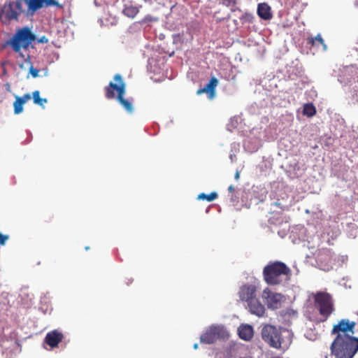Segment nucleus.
Instances as JSON below:
<instances>
[{
  "instance_id": "9b49d317",
  "label": "nucleus",
  "mask_w": 358,
  "mask_h": 358,
  "mask_svg": "<svg viewBox=\"0 0 358 358\" xmlns=\"http://www.w3.org/2000/svg\"><path fill=\"white\" fill-rule=\"evenodd\" d=\"M262 298L269 309L276 310L281 307L284 296L281 294L272 292L268 288H266L263 291Z\"/></svg>"
},
{
  "instance_id": "f03ea898",
  "label": "nucleus",
  "mask_w": 358,
  "mask_h": 358,
  "mask_svg": "<svg viewBox=\"0 0 358 358\" xmlns=\"http://www.w3.org/2000/svg\"><path fill=\"white\" fill-rule=\"evenodd\" d=\"M36 36L31 31L30 29L24 27L16 30L13 36L6 42L13 51L18 54V57L24 60L25 63L30 64V55H24L22 49L27 50L30 44L34 41Z\"/></svg>"
},
{
  "instance_id": "6e6552de",
  "label": "nucleus",
  "mask_w": 358,
  "mask_h": 358,
  "mask_svg": "<svg viewBox=\"0 0 358 358\" xmlns=\"http://www.w3.org/2000/svg\"><path fill=\"white\" fill-rule=\"evenodd\" d=\"M23 4L27 6L25 9L26 17L33 16L36 10L43 7H50L54 6L57 8H63V5L57 0H23Z\"/></svg>"
},
{
  "instance_id": "2eb2a0df",
  "label": "nucleus",
  "mask_w": 358,
  "mask_h": 358,
  "mask_svg": "<svg viewBox=\"0 0 358 358\" xmlns=\"http://www.w3.org/2000/svg\"><path fill=\"white\" fill-rule=\"evenodd\" d=\"M257 14L264 20H270L272 17L271 7L266 3H262L258 5Z\"/></svg>"
},
{
  "instance_id": "6ab92c4d",
  "label": "nucleus",
  "mask_w": 358,
  "mask_h": 358,
  "mask_svg": "<svg viewBox=\"0 0 358 358\" xmlns=\"http://www.w3.org/2000/svg\"><path fill=\"white\" fill-rule=\"evenodd\" d=\"M32 96L34 103L41 106H43L44 103L48 101L46 99H42L40 97V92L38 90H36L32 93Z\"/></svg>"
},
{
  "instance_id": "f257e3e1",
  "label": "nucleus",
  "mask_w": 358,
  "mask_h": 358,
  "mask_svg": "<svg viewBox=\"0 0 358 358\" xmlns=\"http://www.w3.org/2000/svg\"><path fill=\"white\" fill-rule=\"evenodd\" d=\"M356 324L355 321L343 318L333 326L331 333L336 338L330 350L335 358H353L358 352V338L353 336Z\"/></svg>"
},
{
  "instance_id": "dca6fc26",
  "label": "nucleus",
  "mask_w": 358,
  "mask_h": 358,
  "mask_svg": "<svg viewBox=\"0 0 358 358\" xmlns=\"http://www.w3.org/2000/svg\"><path fill=\"white\" fill-rule=\"evenodd\" d=\"M124 94L116 96V99L128 113H131L134 111L132 101L129 99H124Z\"/></svg>"
},
{
  "instance_id": "a211bd4d",
  "label": "nucleus",
  "mask_w": 358,
  "mask_h": 358,
  "mask_svg": "<svg viewBox=\"0 0 358 358\" xmlns=\"http://www.w3.org/2000/svg\"><path fill=\"white\" fill-rule=\"evenodd\" d=\"M303 113L308 117H312L315 115L316 109L313 103H306L303 106Z\"/></svg>"
},
{
  "instance_id": "4be33fe9",
  "label": "nucleus",
  "mask_w": 358,
  "mask_h": 358,
  "mask_svg": "<svg viewBox=\"0 0 358 358\" xmlns=\"http://www.w3.org/2000/svg\"><path fill=\"white\" fill-rule=\"evenodd\" d=\"M308 43L312 45H314L316 42L319 43L324 47V49H326V45H325L324 41L320 34H317L315 38H313V37L308 38Z\"/></svg>"
},
{
  "instance_id": "7ed1b4c3",
  "label": "nucleus",
  "mask_w": 358,
  "mask_h": 358,
  "mask_svg": "<svg viewBox=\"0 0 358 358\" xmlns=\"http://www.w3.org/2000/svg\"><path fill=\"white\" fill-rule=\"evenodd\" d=\"M291 275V269L279 261L269 263L263 269L264 280L269 285H277L287 281Z\"/></svg>"
},
{
  "instance_id": "2f4dec72",
  "label": "nucleus",
  "mask_w": 358,
  "mask_h": 358,
  "mask_svg": "<svg viewBox=\"0 0 358 358\" xmlns=\"http://www.w3.org/2000/svg\"><path fill=\"white\" fill-rule=\"evenodd\" d=\"M198 346H199V345H198V344H197V343H195V344L194 345V348L195 350H196V349L198 348Z\"/></svg>"
},
{
  "instance_id": "ddd939ff",
  "label": "nucleus",
  "mask_w": 358,
  "mask_h": 358,
  "mask_svg": "<svg viewBox=\"0 0 358 358\" xmlns=\"http://www.w3.org/2000/svg\"><path fill=\"white\" fill-rule=\"evenodd\" d=\"M218 85V80L212 77L206 85L197 90L196 94H201L203 93H207L210 99H213L215 95V88Z\"/></svg>"
},
{
  "instance_id": "72a5a7b5",
  "label": "nucleus",
  "mask_w": 358,
  "mask_h": 358,
  "mask_svg": "<svg viewBox=\"0 0 358 358\" xmlns=\"http://www.w3.org/2000/svg\"><path fill=\"white\" fill-rule=\"evenodd\" d=\"M271 358H282V357H279V356H276V357H271Z\"/></svg>"
},
{
  "instance_id": "7c9ffc66",
  "label": "nucleus",
  "mask_w": 358,
  "mask_h": 358,
  "mask_svg": "<svg viewBox=\"0 0 358 358\" xmlns=\"http://www.w3.org/2000/svg\"><path fill=\"white\" fill-rule=\"evenodd\" d=\"M235 178L236 180H238L239 178V173L238 171L235 173Z\"/></svg>"
},
{
  "instance_id": "f3484780",
  "label": "nucleus",
  "mask_w": 358,
  "mask_h": 358,
  "mask_svg": "<svg viewBox=\"0 0 358 358\" xmlns=\"http://www.w3.org/2000/svg\"><path fill=\"white\" fill-rule=\"evenodd\" d=\"M139 12V8L133 5H125L122 13L130 18H134Z\"/></svg>"
},
{
  "instance_id": "5701e85b",
  "label": "nucleus",
  "mask_w": 358,
  "mask_h": 358,
  "mask_svg": "<svg viewBox=\"0 0 358 358\" xmlns=\"http://www.w3.org/2000/svg\"><path fill=\"white\" fill-rule=\"evenodd\" d=\"M217 197V194L215 192H211L209 194L205 193H201L198 196V199L207 200L208 201H213Z\"/></svg>"
},
{
  "instance_id": "b1692460",
  "label": "nucleus",
  "mask_w": 358,
  "mask_h": 358,
  "mask_svg": "<svg viewBox=\"0 0 358 358\" xmlns=\"http://www.w3.org/2000/svg\"><path fill=\"white\" fill-rule=\"evenodd\" d=\"M27 64L29 65V73L31 75L33 78H37L38 76V70L34 68L31 62L30 61V64L26 63Z\"/></svg>"
},
{
  "instance_id": "c9c22d12",
  "label": "nucleus",
  "mask_w": 358,
  "mask_h": 358,
  "mask_svg": "<svg viewBox=\"0 0 358 358\" xmlns=\"http://www.w3.org/2000/svg\"><path fill=\"white\" fill-rule=\"evenodd\" d=\"M240 358H252V357H240Z\"/></svg>"
},
{
  "instance_id": "39448f33",
  "label": "nucleus",
  "mask_w": 358,
  "mask_h": 358,
  "mask_svg": "<svg viewBox=\"0 0 358 358\" xmlns=\"http://www.w3.org/2000/svg\"><path fill=\"white\" fill-rule=\"evenodd\" d=\"M284 334L289 335V331L271 324L265 325L262 329V339L271 347L276 349H280L282 345L285 346L290 343V339H285Z\"/></svg>"
},
{
  "instance_id": "f8f14e48",
  "label": "nucleus",
  "mask_w": 358,
  "mask_h": 358,
  "mask_svg": "<svg viewBox=\"0 0 358 358\" xmlns=\"http://www.w3.org/2000/svg\"><path fill=\"white\" fill-rule=\"evenodd\" d=\"M64 339V334L58 330L48 332L45 337V342L51 348H56Z\"/></svg>"
},
{
  "instance_id": "bb28decb",
  "label": "nucleus",
  "mask_w": 358,
  "mask_h": 358,
  "mask_svg": "<svg viewBox=\"0 0 358 358\" xmlns=\"http://www.w3.org/2000/svg\"><path fill=\"white\" fill-rule=\"evenodd\" d=\"M18 98L24 101L23 103H25L27 101L31 99V96L30 94L27 93V94H24L22 96H18Z\"/></svg>"
},
{
  "instance_id": "c756f323",
  "label": "nucleus",
  "mask_w": 358,
  "mask_h": 358,
  "mask_svg": "<svg viewBox=\"0 0 358 358\" xmlns=\"http://www.w3.org/2000/svg\"><path fill=\"white\" fill-rule=\"evenodd\" d=\"M228 190L229 192H234V190H235V188L233 185H230L229 187H228Z\"/></svg>"
},
{
  "instance_id": "1a4fd4ad",
  "label": "nucleus",
  "mask_w": 358,
  "mask_h": 358,
  "mask_svg": "<svg viewBox=\"0 0 358 358\" xmlns=\"http://www.w3.org/2000/svg\"><path fill=\"white\" fill-rule=\"evenodd\" d=\"M114 80L116 83L110 82L108 85L105 87V96L108 99L116 98L115 91L117 92V96L125 94L126 85L123 81L122 76L120 74L115 75Z\"/></svg>"
},
{
  "instance_id": "473e14b6",
  "label": "nucleus",
  "mask_w": 358,
  "mask_h": 358,
  "mask_svg": "<svg viewBox=\"0 0 358 358\" xmlns=\"http://www.w3.org/2000/svg\"><path fill=\"white\" fill-rule=\"evenodd\" d=\"M20 67L21 69H23V68H24V64H20Z\"/></svg>"
},
{
  "instance_id": "c85d7f7f",
  "label": "nucleus",
  "mask_w": 358,
  "mask_h": 358,
  "mask_svg": "<svg viewBox=\"0 0 358 358\" xmlns=\"http://www.w3.org/2000/svg\"><path fill=\"white\" fill-rule=\"evenodd\" d=\"M48 42V38L45 36H43L42 37L38 39V43H47Z\"/></svg>"
},
{
  "instance_id": "aec40b11",
  "label": "nucleus",
  "mask_w": 358,
  "mask_h": 358,
  "mask_svg": "<svg viewBox=\"0 0 358 358\" xmlns=\"http://www.w3.org/2000/svg\"><path fill=\"white\" fill-rule=\"evenodd\" d=\"M23 101H24L20 99L17 96L15 97V101L13 103L15 114H20L22 112L23 105L24 104Z\"/></svg>"
},
{
  "instance_id": "412c9836",
  "label": "nucleus",
  "mask_w": 358,
  "mask_h": 358,
  "mask_svg": "<svg viewBox=\"0 0 358 358\" xmlns=\"http://www.w3.org/2000/svg\"><path fill=\"white\" fill-rule=\"evenodd\" d=\"M317 259L321 262H326L327 264L331 262V252L329 250H325L320 252L317 256Z\"/></svg>"
},
{
  "instance_id": "393cba45",
  "label": "nucleus",
  "mask_w": 358,
  "mask_h": 358,
  "mask_svg": "<svg viewBox=\"0 0 358 358\" xmlns=\"http://www.w3.org/2000/svg\"><path fill=\"white\" fill-rule=\"evenodd\" d=\"M155 20H157V19L154 18L152 16H151L150 15H148L145 16L143 19H142L141 21H139V23L143 24V23H146L148 22H152V21H155Z\"/></svg>"
},
{
  "instance_id": "cd10ccee",
  "label": "nucleus",
  "mask_w": 358,
  "mask_h": 358,
  "mask_svg": "<svg viewBox=\"0 0 358 358\" xmlns=\"http://www.w3.org/2000/svg\"><path fill=\"white\" fill-rule=\"evenodd\" d=\"M223 4H224L227 6H233L236 3L235 0H222Z\"/></svg>"
},
{
  "instance_id": "0eeeda50",
  "label": "nucleus",
  "mask_w": 358,
  "mask_h": 358,
  "mask_svg": "<svg viewBox=\"0 0 358 358\" xmlns=\"http://www.w3.org/2000/svg\"><path fill=\"white\" fill-rule=\"evenodd\" d=\"M314 306L322 317V322L326 321L334 311L332 296L327 292H319L315 294Z\"/></svg>"
},
{
  "instance_id": "f704fd0d",
  "label": "nucleus",
  "mask_w": 358,
  "mask_h": 358,
  "mask_svg": "<svg viewBox=\"0 0 358 358\" xmlns=\"http://www.w3.org/2000/svg\"><path fill=\"white\" fill-rule=\"evenodd\" d=\"M291 311L292 312V313H293V314L296 313L294 310H292Z\"/></svg>"
},
{
  "instance_id": "a878e982",
  "label": "nucleus",
  "mask_w": 358,
  "mask_h": 358,
  "mask_svg": "<svg viewBox=\"0 0 358 358\" xmlns=\"http://www.w3.org/2000/svg\"><path fill=\"white\" fill-rule=\"evenodd\" d=\"M8 239V236L0 233V245H4L6 241Z\"/></svg>"
},
{
  "instance_id": "423d86ee",
  "label": "nucleus",
  "mask_w": 358,
  "mask_h": 358,
  "mask_svg": "<svg viewBox=\"0 0 358 358\" xmlns=\"http://www.w3.org/2000/svg\"><path fill=\"white\" fill-rule=\"evenodd\" d=\"M22 14L26 16L23 0L7 1L0 9V20L3 24H9L11 21H18Z\"/></svg>"
},
{
  "instance_id": "20e7f679",
  "label": "nucleus",
  "mask_w": 358,
  "mask_h": 358,
  "mask_svg": "<svg viewBox=\"0 0 358 358\" xmlns=\"http://www.w3.org/2000/svg\"><path fill=\"white\" fill-rule=\"evenodd\" d=\"M238 296L241 301L247 302L250 313L259 317L265 314V307L257 298V288L254 285H244L241 287Z\"/></svg>"
},
{
  "instance_id": "4468645a",
  "label": "nucleus",
  "mask_w": 358,
  "mask_h": 358,
  "mask_svg": "<svg viewBox=\"0 0 358 358\" xmlns=\"http://www.w3.org/2000/svg\"><path fill=\"white\" fill-rule=\"evenodd\" d=\"M253 329L249 324L241 325L238 328L239 337L245 341H250L253 336Z\"/></svg>"
},
{
  "instance_id": "9d476101",
  "label": "nucleus",
  "mask_w": 358,
  "mask_h": 358,
  "mask_svg": "<svg viewBox=\"0 0 358 358\" xmlns=\"http://www.w3.org/2000/svg\"><path fill=\"white\" fill-rule=\"evenodd\" d=\"M226 335L225 330L220 327H210L200 337L201 343L206 344L214 343L217 340L224 338Z\"/></svg>"
}]
</instances>
